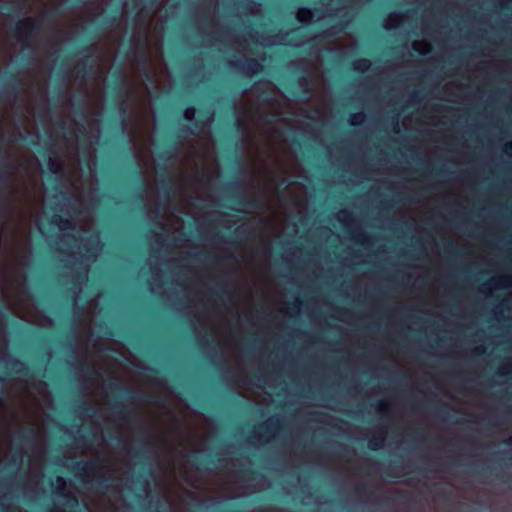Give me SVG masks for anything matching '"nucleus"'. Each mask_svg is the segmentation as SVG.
I'll return each mask as SVG.
<instances>
[{
	"label": "nucleus",
	"mask_w": 512,
	"mask_h": 512,
	"mask_svg": "<svg viewBox=\"0 0 512 512\" xmlns=\"http://www.w3.org/2000/svg\"><path fill=\"white\" fill-rule=\"evenodd\" d=\"M248 113H249V114H252V111L249 109V110H248ZM250 116H251V115H248V117H250Z\"/></svg>",
	"instance_id": "nucleus-27"
},
{
	"label": "nucleus",
	"mask_w": 512,
	"mask_h": 512,
	"mask_svg": "<svg viewBox=\"0 0 512 512\" xmlns=\"http://www.w3.org/2000/svg\"><path fill=\"white\" fill-rule=\"evenodd\" d=\"M23 282H24L23 278L20 275H17L13 279H10L9 282H8V288L16 290V292L19 294V297L21 299L24 298V295H23Z\"/></svg>",
	"instance_id": "nucleus-8"
},
{
	"label": "nucleus",
	"mask_w": 512,
	"mask_h": 512,
	"mask_svg": "<svg viewBox=\"0 0 512 512\" xmlns=\"http://www.w3.org/2000/svg\"><path fill=\"white\" fill-rule=\"evenodd\" d=\"M53 222L59 227L61 231H66L72 228V223L68 219H61L60 217H55Z\"/></svg>",
	"instance_id": "nucleus-11"
},
{
	"label": "nucleus",
	"mask_w": 512,
	"mask_h": 512,
	"mask_svg": "<svg viewBox=\"0 0 512 512\" xmlns=\"http://www.w3.org/2000/svg\"><path fill=\"white\" fill-rule=\"evenodd\" d=\"M103 369H104V370H106V371H108V372H113V370L111 369V367H110V366L105 367V368H103Z\"/></svg>",
	"instance_id": "nucleus-24"
},
{
	"label": "nucleus",
	"mask_w": 512,
	"mask_h": 512,
	"mask_svg": "<svg viewBox=\"0 0 512 512\" xmlns=\"http://www.w3.org/2000/svg\"><path fill=\"white\" fill-rule=\"evenodd\" d=\"M346 8H340V9H336V11L333 13V14H330L329 16H341V15H346V13H344V10Z\"/></svg>",
	"instance_id": "nucleus-19"
},
{
	"label": "nucleus",
	"mask_w": 512,
	"mask_h": 512,
	"mask_svg": "<svg viewBox=\"0 0 512 512\" xmlns=\"http://www.w3.org/2000/svg\"><path fill=\"white\" fill-rule=\"evenodd\" d=\"M504 152L512 156V141L507 142L504 146Z\"/></svg>",
	"instance_id": "nucleus-17"
},
{
	"label": "nucleus",
	"mask_w": 512,
	"mask_h": 512,
	"mask_svg": "<svg viewBox=\"0 0 512 512\" xmlns=\"http://www.w3.org/2000/svg\"><path fill=\"white\" fill-rule=\"evenodd\" d=\"M336 33L337 31H334L333 28L332 30L326 31L323 35L318 37L319 42H321L322 40L325 41V46L323 47V49L328 51H337L343 55H347L354 51L356 47V42L351 35H345L336 38L335 40H329V38Z\"/></svg>",
	"instance_id": "nucleus-4"
},
{
	"label": "nucleus",
	"mask_w": 512,
	"mask_h": 512,
	"mask_svg": "<svg viewBox=\"0 0 512 512\" xmlns=\"http://www.w3.org/2000/svg\"><path fill=\"white\" fill-rule=\"evenodd\" d=\"M512 285V277L504 275L493 277L488 283H485L481 287V292H491L495 289L508 288Z\"/></svg>",
	"instance_id": "nucleus-5"
},
{
	"label": "nucleus",
	"mask_w": 512,
	"mask_h": 512,
	"mask_svg": "<svg viewBox=\"0 0 512 512\" xmlns=\"http://www.w3.org/2000/svg\"><path fill=\"white\" fill-rule=\"evenodd\" d=\"M337 217V220L339 222H342L344 223L346 226H349L350 225V221H351V215L349 212L345 211V210H342V211H339L336 215Z\"/></svg>",
	"instance_id": "nucleus-13"
},
{
	"label": "nucleus",
	"mask_w": 512,
	"mask_h": 512,
	"mask_svg": "<svg viewBox=\"0 0 512 512\" xmlns=\"http://www.w3.org/2000/svg\"><path fill=\"white\" fill-rule=\"evenodd\" d=\"M55 485H56L57 493L63 494V490H64L65 485H66L65 479L63 477H57L56 481H55Z\"/></svg>",
	"instance_id": "nucleus-15"
},
{
	"label": "nucleus",
	"mask_w": 512,
	"mask_h": 512,
	"mask_svg": "<svg viewBox=\"0 0 512 512\" xmlns=\"http://www.w3.org/2000/svg\"><path fill=\"white\" fill-rule=\"evenodd\" d=\"M79 230L86 234V237H81L79 244V253L85 260H95L102 250L99 235L92 231V221L90 218H85L84 222L79 225Z\"/></svg>",
	"instance_id": "nucleus-3"
},
{
	"label": "nucleus",
	"mask_w": 512,
	"mask_h": 512,
	"mask_svg": "<svg viewBox=\"0 0 512 512\" xmlns=\"http://www.w3.org/2000/svg\"><path fill=\"white\" fill-rule=\"evenodd\" d=\"M153 114L148 101L141 103L139 115L136 119L134 128L129 131L130 141L132 143L135 157L139 165L148 169L152 165L150 145H151V122Z\"/></svg>",
	"instance_id": "nucleus-1"
},
{
	"label": "nucleus",
	"mask_w": 512,
	"mask_h": 512,
	"mask_svg": "<svg viewBox=\"0 0 512 512\" xmlns=\"http://www.w3.org/2000/svg\"><path fill=\"white\" fill-rule=\"evenodd\" d=\"M272 116L275 118V121L284 120V118L282 117V114L278 111H274L272 113Z\"/></svg>",
	"instance_id": "nucleus-20"
},
{
	"label": "nucleus",
	"mask_w": 512,
	"mask_h": 512,
	"mask_svg": "<svg viewBox=\"0 0 512 512\" xmlns=\"http://www.w3.org/2000/svg\"><path fill=\"white\" fill-rule=\"evenodd\" d=\"M49 165H50L51 170H53L54 172H57V169H53V161L51 158L49 160Z\"/></svg>",
	"instance_id": "nucleus-23"
},
{
	"label": "nucleus",
	"mask_w": 512,
	"mask_h": 512,
	"mask_svg": "<svg viewBox=\"0 0 512 512\" xmlns=\"http://www.w3.org/2000/svg\"><path fill=\"white\" fill-rule=\"evenodd\" d=\"M370 66L371 63L367 59H359L353 62V69L360 72L368 70Z\"/></svg>",
	"instance_id": "nucleus-10"
},
{
	"label": "nucleus",
	"mask_w": 512,
	"mask_h": 512,
	"mask_svg": "<svg viewBox=\"0 0 512 512\" xmlns=\"http://www.w3.org/2000/svg\"><path fill=\"white\" fill-rule=\"evenodd\" d=\"M369 446L373 449H376L378 447V445L376 443H374L373 441H370Z\"/></svg>",
	"instance_id": "nucleus-22"
},
{
	"label": "nucleus",
	"mask_w": 512,
	"mask_h": 512,
	"mask_svg": "<svg viewBox=\"0 0 512 512\" xmlns=\"http://www.w3.org/2000/svg\"><path fill=\"white\" fill-rule=\"evenodd\" d=\"M162 78H165V73H164V70L161 69L159 75H154L153 76V80H152V84L155 85V87L157 89H162Z\"/></svg>",
	"instance_id": "nucleus-14"
},
{
	"label": "nucleus",
	"mask_w": 512,
	"mask_h": 512,
	"mask_svg": "<svg viewBox=\"0 0 512 512\" xmlns=\"http://www.w3.org/2000/svg\"><path fill=\"white\" fill-rule=\"evenodd\" d=\"M195 115V109L193 107H189L184 111V117L187 120H192Z\"/></svg>",
	"instance_id": "nucleus-16"
},
{
	"label": "nucleus",
	"mask_w": 512,
	"mask_h": 512,
	"mask_svg": "<svg viewBox=\"0 0 512 512\" xmlns=\"http://www.w3.org/2000/svg\"><path fill=\"white\" fill-rule=\"evenodd\" d=\"M107 356V351H103V357Z\"/></svg>",
	"instance_id": "nucleus-25"
},
{
	"label": "nucleus",
	"mask_w": 512,
	"mask_h": 512,
	"mask_svg": "<svg viewBox=\"0 0 512 512\" xmlns=\"http://www.w3.org/2000/svg\"><path fill=\"white\" fill-rule=\"evenodd\" d=\"M259 90H260V85H259V84H257V85L253 88V90L251 91V94H254V93L258 92Z\"/></svg>",
	"instance_id": "nucleus-21"
},
{
	"label": "nucleus",
	"mask_w": 512,
	"mask_h": 512,
	"mask_svg": "<svg viewBox=\"0 0 512 512\" xmlns=\"http://www.w3.org/2000/svg\"><path fill=\"white\" fill-rule=\"evenodd\" d=\"M241 121H242L241 119H239V118L237 119V122L239 125L241 124Z\"/></svg>",
	"instance_id": "nucleus-26"
},
{
	"label": "nucleus",
	"mask_w": 512,
	"mask_h": 512,
	"mask_svg": "<svg viewBox=\"0 0 512 512\" xmlns=\"http://www.w3.org/2000/svg\"><path fill=\"white\" fill-rule=\"evenodd\" d=\"M296 17L298 19L299 22L301 23H309V22H312L314 19H321V16L314 13L313 11L309 10V9H306V8H301L297 11V14H296Z\"/></svg>",
	"instance_id": "nucleus-7"
},
{
	"label": "nucleus",
	"mask_w": 512,
	"mask_h": 512,
	"mask_svg": "<svg viewBox=\"0 0 512 512\" xmlns=\"http://www.w3.org/2000/svg\"><path fill=\"white\" fill-rule=\"evenodd\" d=\"M365 121V114L362 112L354 113L350 116L349 122L351 125H360Z\"/></svg>",
	"instance_id": "nucleus-12"
},
{
	"label": "nucleus",
	"mask_w": 512,
	"mask_h": 512,
	"mask_svg": "<svg viewBox=\"0 0 512 512\" xmlns=\"http://www.w3.org/2000/svg\"><path fill=\"white\" fill-rule=\"evenodd\" d=\"M405 15L401 13H391L387 16V18L384 21V27L385 29H394L399 27L404 23Z\"/></svg>",
	"instance_id": "nucleus-6"
},
{
	"label": "nucleus",
	"mask_w": 512,
	"mask_h": 512,
	"mask_svg": "<svg viewBox=\"0 0 512 512\" xmlns=\"http://www.w3.org/2000/svg\"><path fill=\"white\" fill-rule=\"evenodd\" d=\"M189 161L193 165L194 176L199 180L212 177L217 172L214 144L209 135H205L197 141L189 156Z\"/></svg>",
	"instance_id": "nucleus-2"
},
{
	"label": "nucleus",
	"mask_w": 512,
	"mask_h": 512,
	"mask_svg": "<svg viewBox=\"0 0 512 512\" xmlns=\"http://www.w3.org/2000/svg\"><path fill=\"white\" fill-rule=\"evenodd\" d=\"M22 318L26 319L27 321L29 322H35L37 323L38 325H44L43 322H37L35 319H33L31 316H29L28 314H25V315H21Z\"/></svg>",
	"instance_id": "nucleus-18"
},
{
	"label": "nucleus",
	"mask_w": 512,
	"mask_h": 512,
	"mask_svg": "<svg viewBox=\"0 0 512 512\" xmlns=\"http://www.w3.org/2000/svg\"><path fill=\"white\" fill-rule=\"evenodd\" d=\"M412 48L422 55L428 54L431 50L430 44L426 41H414Z\"/></svg>",
	"instance_id": "nucleus-9"
}]
</instances>
